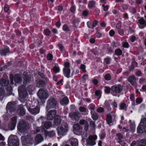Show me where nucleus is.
<instances>
[{
  "label": "nucleus",
  "mask_w": 146,
  "mask_h": 146,
  "mask_svg": "<svg viewBox=\"0 0 146 146\" xmlns=\"http://www.w3.org/2000/svg\"><path fill=\"white\" fill-rule=\"evenodd\" d=\"M45 84V82L43 81L40 80L37 82L36 84V86L39 88L43 87Z\"/></svg>",
  "instance_id": "nucleus-32"
},
{
  "label": "nucleus",
  "mask_w": 146,
  "mask_h": 146,
  "mask_svg": "<svg viewBox=\"0 0 146 146\" xmlns=\"http://www.w3.org/2000/svg\"><path fill=\"white\" fill-rule=\"evenodd\" d=\"M9 10V6L8 5H5L4 7V10L6 12H7Z\"/></svg>",
  "instance_id": "nucleus-47"
},
{
  "label": "nucleus",
  "mask_w": 146,
  "mask_h": 146,
  "mask_svg": "<svg viewBox=\"0 0 146 146\" xmlns=\"http://www.w3.org/2000/svg\"><path fill=\"white\" fill-rule=\"evenodd\" d=\"M90 125L94 128L96 126L94 122L92 121L90 122Z\"/></svg>",
  "instance_id": "nucleus-55"
},
{
  "label": "nucleus",
  "mask_w": 146,
  "mask_h": 146,
  "mask_svg": "<svg viewBox=\"0 0 146 146\" xmlns=\"http://www.w3.org/2000/svg\"><path fill=\"white\" fill-rule=\"evenodd\" d=\"M23 75L24 84L25 85L29 83L31 80V76L30 75H28L25 72L24 73Z\"/></svg>",
  "instance_id": "nucleus-21"
},
{
  "label": "nucleus",
  "mask_w": 146,
  "mask_h": 146,
  "mask_svg": "<svg viewBox=\"0 0 146 146\" xmlns=\"http://www.w3.org/2000/svg\"><path fill=\"white\" fill-rule=\"evenodd\" d=\"M137 65V63L135 61H134L131 63V68L130 70L131 71L133 69H134V68L136 67Z\"/></svg>",
  "instance_id": "nucleus-38"
},
{
  "label": "nucleus",
  "mask_w": 146,
  "mask_h": 146,
  "mask_svg": "<svg viewBox=\"0 0 146 146\" xmlns=\"http://www.w3.org/2000/svg\"><path fill=\"white\" fill-rule=\"evenodd\" d=\"M105 92L106 93H109L110 92V88L108 87H105Z\"/></svg>",
  "instance_id": "nucleus-59"
},
{
  "label": "nucleus",
  "mask_w": 146,
  "mask_h": 146,
  "mask_svg": "<svg viewBox=\"0 0 146 146\" xmlns=\"http://www.w3.org/2000/svg\"><path fill=\"white\" fill-rule=\"evenodd\" d=\"M4 90L2 88H0V100H2V98H1L4 94Z\"/></svg>",
  "instance_id": "nucleus-40"
},
{
  "label": "nucleus",
  "mask_w": 146,
  "mask_h": 146,
  "mask_svg": "<svg viewBox=\"0 0 146 146\" xmlns=\"http://www.w3.org/2000/svg\"><path fill=\"white\" fill-rule=\"evenodd\" d=\"M9 146H19V141L17 136L11 135L9 137L8 140Z\"/></svg>",
  "instance_id": "nucleus-1"
},
{
  "label": "nucleus",
  "mask_w": 146,
  "mask_h": 146,
  "mask_svg": "<svg viewBox=\"0 0 146 146\" xmlns=\"http://www.w3.org/2000/svg\"><path fill=\"white\" fill-rule=\"evenodd\" d=\"M9 81L8 80H6L1 78L0 80V84L2 86H7L8 85Z\"/></svg>",
  "instance_id": "nucleus-29"
},
{
  "label": "nucleus",
  "mask_w": 146,
  "mask_h": 146,
  "mask_svg": "<svg viewBox=\"0 0 146 146\" xmlns=\"http://www.w3.org/2000/svg\"><path fill=\"white\" fill-rule=\"evenodd\" d=\"M105 106L108 108H109L110 107V105L107 101H106L104 104Z\"/></svg>",
  "instance_id": "nucleus-61"
},
{
  "label": "nucleus",
  "mask_w": 146,
  "mask_h": 146,
  "mask_svg": "<svg viewBox=\"0 0 146 146\" xmlns=\"http://www.w3.org/2000/svg\"><path fill=\"white\" fill-rule=\"evenodd\" d=\"M138 26L141 29H143L146 27V21L143 18H141L138 20Z\"/></svg>",
  "instance_id": "nucleus-19"
},
{
  "label": "nucleus",
  "mask_w": 146,
  "mask_h": 146,
  "mask_svg": "<svg viewBox=\"0 0 146 146\" xmlns=\"http://www.w3.org/2000/svg\"><path fill=\"white\" fill-rule=\"evenodd\" d=\"M29 103L27 102L26 104L28 111L31 114L33 115H36L39 112L40 108L38 106H36L34 108H31V106H29L28 105Z\"/></svg>",
  "instance_id": "nucleus-9"
},
{
  "label": "nucleus",
  "mask_w": 146,
  "mask_h": 146,
  "mask_svg": "<svg viewBox=\"0 0 146 146\" xmlns=\"http://www.w3.org/2000/svg\"><path fill=\"white\" fill-rule=\"evenodd\" d=\"M115 54L118 56L121 55L122 54V51L119 49H117L115 50Z\"/></svg>",
  "instance_id": "nucleus-39"
},
{
  "label": "nucleus",
  "mask_w": 146,
  "mask_h": 146,
  "mask_svg": "<svg viewBox=\"0 0 146 146\" xmlns=\"http://www.w3.org/2000/svg\"><path fill=\"white\" fill-rule=\"evenodd\" d=\"M128 81L133 85H135L136 84V80L134 76H130L129 78Z\"/></svg>",
  "instance_id": "nucleus-26"
},
{
  "label": "nucleus",
  "mask_w": 146,
  "mask_h": 146,
  "mask_svg": "<svg viewBox=\"0 0 146 146\" xmlns=\"http://www.w3.org/2000/svg\"><path fill=\"white\" fill-rule=\"evenodd\" d=\"M16 104L14 102H9L6 106L7 113L10 114L16 111Z\"/></svg>",
  "instance_id": "nucleus-5"
},
{
  "label": "nucleus",
  "mask_w": 146,
  "mask_h": 146,
  "mask_svg": "<svg viewBox=\"0 0 146 146\" xmlns=\"http://www.w3.org/2000/svg\"><path fill=\"white\" fill-rule=\"evenodd\" d=\"M97 111L98 112L102 113L104 111V109L103 108L100 107L97 109Z\"/></svg>",
  "instance_id": "nucleus-45"
},
{
  "label": "nucleus",
  "mask_w": 146,
  "mask_h": 146,
  "mask_svg": "<svg viewBox=\"0 0 146 146\" xmlns=\"http://www.w3.org/2000/svg\"><path fill=\"white\" fill-rule=\"evenodd\" d=\"M130 127L132 131H134L135 129V125L134 124H131L130 125Z\"/></svg>",
  "instance_id": "nucleus-52"
},
{
  "label": "nucleus",
  "mask_w": 146,
  "mask_h": 146,
  "mask_svg": "<svg viewBox=\"0 0 146 146\" xmlns=\"http://www.w3.org/2000/svg\"><path fill=\"white\" fill-rule=\"evenodd\" d=\"M61 123V119L58 115H56L54 120V124L56 125H59Z\"/></svg>",
  "instance_id": "nucleus-23"
},
{
  "label": "nucleus",
  "mask_w": 146,
  "mask_h": 146,
  "mask_svg": "<svg viewBox=\"0 0 146 146\" xmlns=\"http://www.w3.org/2000/svg\"><path fill=\"white\" fill-rule=\"evenodd\" d=\"M57 104V101L55 98H50L47 101L46 109L48 110L50 108H55Z\"/></svg>",
  "instance_id": "nucleus-2"
},
{
  "label": "nucleus",
  "mask_w": 146,
  "mask_h": 146,
  "mask_svg": "<svg viewBox=\"0 0 146 146\" xmlns=\"http://www.w3.org/2000/svg\"><path fill=\"white\" fill-rule=\"evenodd\" d=\"M68 130V125L66 123L62 124L61 126L58 127L57 128L58 133L59 135H64Z\"/></svg>",
  "instance_id": "nucleus-3"
},
{
  "label": "nucleus",
  "mask_w": 146,
  "mask_h": 146,
  "mask_svg": "<svg viewBox=\"0 0 146 146\" xmlns=\"http://www.w3.org/2000/svg\"><path fill=\"white\" fill-rule=\"evenodd\" d=\"M129 44L127 42H124L123 44V46L124 47L127 48L129 47Z\"/></svg>",
  "instance_id": "nucleus-60"
},
{
  "label": "nucleus",
  "mask_w": 146,
  "mask_h": 146,
  "mask_svg": "<svg viewBox=\"0 0 146 146\" xmlns=\"http://www.w3.org/2000/svg\"><path fill=\"white\" fill-rule=\"evenodd\" d=\"M50 32L48 29H45L44 30V33L45 35L46 36H48L50 34Z\"/></svg>",
  "instance_id": "nucleus-49"
},
{
  "label": "nucleus",
  "mask_w": 146,
  "mask_h": 146,
  "mask_svg": "<svg viewBox=\"0 0 146 146\" xmlns=\"http://www.w3.org/2000/svg\"><path fill=\"white\" fill-rule=\"evenodd\" d=\"M79 110L82 112H88V109L85 107L80 106L79 108Z\"/></svg>",
  "instance_id": "nucleus-35"
},
{
  "label": "nucleus",
  "mask_w": 146,
  "mask_h": 146,
  "mask_svg": "<svg viewBox=\"0 0 146 146\" xmlns=\"http://www.w3.org/2000/svg\"><path fill=\"white\" fill-rule=\"evenodd\" d=\"M53 71L56 73L60 71L59 67L56 66H54L53 68Z\"/></svg>",
  "instance_id": "nucleus-41"
},
{
  "label": "nucleus",
  "mask_w": 146,
  "mask_h": 146,
  "mask_svg": "<svg viewBox=\"0 0 146 146\" xmlns=\"http://www.w3.org/2000/svg\"><path fill=\"white\" fill-rule=\"evenodd\" d=\"M46 119V118L43 116H41L38 119V122L42 124L41 128L43 129H48L51 125L50 122L45 121Z\"/></svg>",
  "instance_id": "nucleus-7"
},
{
  "label": "nucleus",
  "mask_w": 146,
  "mask_h": 146,
  "mask_svg": "<svg viewBox=\"0 0 146 146\" xmlns=\"http://www.w3.org/2000/svg\"><path fill=\"white\" fill-rule=\"evenodd\" d=\"M63 29L64 31H69V29L68 26L66 25H64L63 27Z\"/></svg>",
  "instance_id": "nucleus-48"
},
{
  "label": "nucleus",
  "mask_w": 146,
  "mask_h": 146,
  "mask_svg": "<svg viewBox=\"0 0 146 146\" xmlns=\"http://www.w3.org/2000/svg\"><path fill=\"white\" fill-rule=\"evenodd\" d=\"M47 135L50 137H53L55 135L54 132L53 131H51L48 133Z\"/></svg>",
  "instance_id": "nucleus-42"
},
{
  "label": "nucleus",
  "mask_w": 146,
  "mask_h": 146,
  "mask_svg": "<svg viewBox=\"0 0 146 146\" xmlns=\"http://www.w3.org/2000/svg\"><path fill=\"white\" fill-rule=\"evenodd\" d=\"M17 118L16 116H14L11 118L9 125V127L10 130H12L14 129L17 122Z\"/></svg>",
  "instance_id": "nucleus-16"
},
{
  "label": "nucleus",
  "mask_w": 146,
  "mask_h": 146,
  "mask_svg": "<svg viewBox=\"0 0 146 146\" xmlns=\"http://www.w3.org/2000/svg\"><path fill=\"white\" fill-rule=\"evenodd\" d=\"M130 98L131 101H134V94H132L130 95Z\"/></svg>",
  "instance_id": "nucleus-57"
},
{
  "label": "nucleus",
  "mask_w": 146,
  "mask_h": 146,
  "mask_svg": "<svg viewBox=\"0 0 146 146\" xmlns=\"http://www.w3.org/2000/svg\"><path fill=\"white\" fill-rule=\"evenodd\" d=\"M64 65V67L63 69V72L65 76L68 78L70 77V70L69 68L70 63L67 62L65 63Z\"/></svg>",
  "instance_id": "nucleus-13"
},
{
  "label": "nucleus",
  "mask_w": 146,
  "mask_h": 146,
  "mask_svg": "<svg viewBox=\"0 0 146 146\" xmlns=\"http://www.w3.org/2000/svg\"><path fill=\"white\" fill-rule=\"evenodd\" d=\"M111 76L109 74H107L105 75L104 78L105 79L107 80H109L111 79Z\"/></svg>",
  "instance_id": "nucleus-43"
},
{
  "label": "nucleus",
  "mask_w": 146,
  "mask_h": 146,
  "mask_svg": "<svg viewBox=\"0 0 146 146\" xmlns=\"http://www.w3.org/2000/svg\"><path fill=\"white\" fill-rule=\"evenodd\" d=\"M21 78L20 76L18 74H16L14 77V81L17 83H19L21 81Z\"/></svg>",
  "instance_id": "nucleus-30"
},
{
  "label": "nucleus",
  "mask_w": 146,
  "mask_h": 146,
  "mask_svg": "<svg viewBox=\"0 0 146 146\" xmlns=\"http://www.w3.org/2000/svg\"><path fill=\"white\" fill-rule=\"evenodd\" d=\"M97 138L96 135L90 136L86 139V143L88 145L93 146L96 144L95 141Z\"/></svg>",
  "instance_id": "nucleus-11"
},
{
  "label": "nucleus",
  "mask_w": 146,
  "mask_h": 146,
  "mask_svg": "<svg viewBox=\"0 0 146 146\" xmlns=\"http://www.w3.org/2000/svg\"><path fill=\"white\" fill-rule=\"evenodd\" d=\"M115 34V31L113 30H111L109 32V34L110 36H113Z\"/></svg>",
  "instance_id": "nucleus-58"
},
{
  "label": "nucleus",
  "mask_w": 146,
  "mask_h": 146,
  "mask_svg": "<svg viewBox=\"0 0 146 146\" xmlns=\"http://www.w3.org/2000/svg\"><path fill=\"white\" fill-rule=\"evenodd\" d=\"M140 124L137 128V131L141 133L145 132L146 130V118L142 119Z\"/></svg>",
  "instance_id": "nucleus-4"
},
{
  "label": "nucleus",
  "mask_w": 146,
  "mask_h": 146,
  "mask_svg": "<svg viewBox=\"0 0 146 146\" xmlns=\"http://www.w3.org/2000/svg\"><path fill=\"white\" fill-rule=\"evenodd\" d=\"M17 108V113L19 115L22 116L25 114V111L22 105H20Z\"/></svg>",
  "instance_id": "nucleus-20"
},
{
  "label": "nucleus",
  "mask_w": 146,
  "mask_h": 146,
  "mask_svg": "<svg viewBox=\"0 0 146 146\" xmlns=\"http://www.w3.org/2000/svg\"><path fill=\"white\" fill-rule=\"evenodd\" d=\"M35 140L38 143H39L43 140V138L41 135L38 134L35 137Z\"/></svg>",
  "instance_id": "nucleus-27"
},
{
  "label": "nucleus",
  "mask_w": 146,
  "mask_h": 146,
  "mask_svg": "<svg viewBox=\"0 0 146 146\" xmlns=\"http://www.w3.org/2000/svg\"><path fill=\"white\" fill-rule=\"evenodd\" d=\"M29 128L28 124L24 120H21L19 123L18 128L21 131L26 130Z\"/></svg>",
  "instance_id": "nucleus-8"
},
{
  "label": "nucleus",
  "mask_w": 146,
  "mask_h": 146,
  "mask_svg": "<svg viewBox=\"0 0 146 146\" xmlns=\"http://www.w3.org/2000/svg\"><path fill=\"white\" fill-rule=\"evenodd\" d=\"M106 121L108 124L110 125L113 124L112 120V116L110 114H108L107 115Z\"/></svg>",
  "instance_id": "nucleus-24"
},
{
  "label": "nucleus",
  "mask_w": 146,
  "mask_h": 146,
  "mask_svg": "<svg viewBox=\"0 0 146 146\" xmlns=\"http://www.w3.org/2000/svg\"><path fill=\"white\" fill-rule=\"evenodd\" d=\"M95 105L93 104H90V107L91 111H94L95 107Z\"/></svg>",
  "instance_id": "nucleus-53"
},
{
  "label": "nucleus",
  "mask_w": 146,
  "mask_h": 146,
  "mask_svg": "<svg viewBox=\"0 0 146 146\" xmlns=\"http://www.w3.org/2000/svg\"><path fill=\"white\" fill-rule=\"evenodd\" d=\"M116 135L117 137L119 140H120L123 138V136L120 133H118L116 134Z\"/></svg>",
  "instance_id": "nucleus-44"
},
{
  "label": "nucleus",
  "mask_w": 146,
  "mask_h": 146,
  "mask_svg": "<svg viewBox=\"0 0 146 146\" xmlns=\"http://www.w3.org/2000/svg\"><path fill=\"white\" fill-rule=\"evenodd\" d=\"M118 32L120 35H123L124 34V31L122 29H119Z\"/></svg>",
  "instance_id": "nucleus-63"
},
{
  "label": "nucleus",
  "mask_w": 146,
  "mask_h": 146,
  "mask_svg": "<svg viewBox=\"0 0 146 146\" xmlns=\"http://www.w3.org/2000/svg\"><path fill=\"white\" fill-rule=\"evenodd\" d=\"M52 55L51 54H48L47 56V58L48 60H52Z\"/></svg>",
  "instance_id": "nucleus-54"
},
{
  "label": "nucleus",
  "mask_w": 146,
  "mask_h": 146,
  "mask_svg": "<svg viewBox=\"0 0 146 146\" xmlns=\"http://www.w3.org/2000/svg\"><path fill=\"white\" fill-rule=\"evenodd\" d=\"M127 107V105L124 103H122L121 104L120 106V108L121 110H126V108Z\"/></svg>",
  "instance_id": "nucleus-37"
},
{
  "label": "nucleus",
  "mask_w": 146,
  "mask_h": 146,
  "mask_svg": "<svg viewBox=\"0 0 146 146\" xmlns=\"http://www.w3.org/2000/svg\"><path fill=\"white\" fill-rule=\"evenodd\" d=\"M85 66L82 64H81L80 66V69L83 70V72H85L86 71L85 69Z\"/></svg>",
  "instance_id": "nucleus-50"
},
{
  "label": "nucleus",
  "mask_w": 146,
  "mask_h": 146,
  "mask_svg": "<svg viewBox=\"0 0 146 146\" xmlns=\"http://www.w3.org/2000/svg\"><path fill=\"white\" fill-rule=\"evenodd\" d=\"M21 141L24 143L30 144L31 145L33 143V138L30 135L23 136L21 137Z\"/></svg>",
  "instance_id": "nucleus-12"
},
{
  "label": "nucleus",
  "mask_w": 146,
  "mask_h": 146,
  "mask_svg": "<svg viewBox=\"0 0 146 146\" xmlns=\"http://www.w3.org/2000/svg\"><path fill=\"white\" fill-rule=\"evenodd\" d=\"M58 46L60 50L61 51H62L64 49V47L62 44H58Z\"/></svg>",
  "instance_id": "nucleus-62"
},
{
  "label": "nucleus",
  "mask_w": 146,
  "mask_h": 146,
  "mask_svg": "<svg viewBox=\"0 0 146 146\" xmlns=\"http://www.w3.org/2000/svg\"><path fill=\"white\" fill-rule=\"evenodd\" d=\"M123 86L120 85H114L111 87V90L112 92L117 93H120L123 90Z\"/></svg>",
  "instance_id": "nucleus-14"
},
{
  "label": "nucleus",
  "mask_w": 146,
  "mask_h": 146,
  "mask_svg": "<svg viewBox=\"0 0 146 146\" xmlns=\"http://www.w3.org/2000/svg\"><path fill=\"white\" fill-rule=\"evenodd\" d=\"M19 95L21 98H24L26 97L28 93L25 87L24 86H21L18 89Z\"/></svg>",
  "instance_id": "nucleus-10"
},
{
  "label": "nucleus",
  "mask_w": 146,
  "mask_h": 146,
  "mask_svg": "<svg viewBox=\"0 0 146 146\" xmlns=\"http://www.w3.org/2000/svg\"><path fill=\"white\" fill-rule=\"evenodd\" d=\"M118 142L122 146H125V143L122 140H120Z\"/></svg>",
  "instance_id": "nucleus-56"
},
{
  "label": "nucleus",
  "mask_w": 146,
  "mask_h": 146,
  "mask_svg": "<svg viewBox=\"0 0 146 146\" xmlns=\"http://www.w3.org/2000/svg\"><path fill=\"white\" fill-rule=\"evenodd\" d=\"M68 103V100L67 97H64L60 101V104L62 105H67Z\"/></svg>",
  "instance_id": "nucleus-25"
},
{
  "label": "nucleus",
  "mask_w": 146,
  "mask_h": 146,
  "mask_svg": "<svg viewBox=\"0 0 146 146\" xmlns=\"http://www.w3.org/2000/svg\"><path fill=\"white\" fill-rule=\"evenodd\" d=\"M121 27V24L120 23H119L116 25V28L117 29H120Z\"/></svg>",
  "instance_id": "nucleus-64"
},
{
  "label": "nucleus",
  "mask_w": 146,
  "mask_h": 146,
  "mask_svg": "<svg viewBox=\"0 0 146 146\" xmlns=\"http://www.w3.org/2000/svg\"><path fill=\"white\" fill-rule=\"evenodd\" d=\"M37 96L41 100H46L49 96L48 92L42 89H40L37 93Z\"/></svg>",
  "instance_id": "nucleus-6"
},
{
  "label": "nucleus",
  "mask_w": 146,
  "mask_h": 146,
  "mask_svg": "<svg viewBox=\"0 0 146 146\" xmlns=\"http://www.w3.org/2000/svg\"><path fill=\"white\" fill-rule=\"evenodd\" d=\"M98 21H94L92 23L88 22H87V25L88 27L92 28L95 27Z\"/></svg>",
  "instance_id": "nucleus-28"
},
{
  "label": "nucleus",
  "mask_w": 146,
  "mask_h": 146,
  "mask_svg": "<svg viewBox=\"0 0 146 146\" xmlns=\"http://www.w3.org/2000/svg\"><path fill=\"white\" fill-rule=\"evenodd\" d=\"M56 115L55 110H50L47 114V119L52 120L55 117Z\"/></svg>",
  "instance_id": "nucleus-17"
},
{
  "label": "nucleus",
  "mask_w": 146,
  "mask_h": 146,
  "mask_svg": "<svg viewBox=\"0 0 146 146\" xmlns=\"http://www.w3.org/2000/svg\"><path fill=\"white\" fill-rule=\"evenodd\" d=\"M73 127L74 129L76 131H78L80 129V126L78 123L74 124Z\"/></svg>",
  "instance_id": "nucleus-36"
},
{
  "label": "nucleus",
  "mask_w": 146,
  "mask_h": 146,
  "mask_svg": "<svg viewBox=\"0 0 146 146\" xmlns=\"http://www.w3.org/2000/svg\"><path fill=\"white\" fill-rule=\"evenodd\" d=\"M1 54L2 56H6L8 55L9 53V47L7 46H3L1 50H0Z\"/></svg>",
  "instance_id": "nucleus-18"
},
{
  "label": "nucleus",
  "mask_w": 146,
  "mask_h": 146,
  "mask_svg": "<svg viewBox=\"0 0 146 146\" xmlns=\"http://www.w3.org/2000/svg\"><path fill=\"white\" fill-rule=\"evenodd\" d=\"M142 101V99L140 98H137L136 100V102L137 104H140Z\"/></svg>",
  "instance_id": "nucleus-46"
},
{
  "label": "nucleus",
  "mask_w": 146,
  "mask_h": 146,
  "mask_svg": "<svg viewBox=\"0 0 146 146\" xmlns=\"http://www.w3.org/2000/svg\"><path fill=\"white\" fill-rule=\"evenodd\" d=\"M95 4L96 2L94 0L90 1L88 5V7L90 8L94 7Z\"/></svg>",
  "instance_id": "nucleus-34"
},
{
  "label": "nucleus",
  "mask_w": 146,
  "mask_h": 146,
  "mask_svg": "<svg viewBox=\"0 0 146 146\" xmlns=\"http://www.w3.org/2000/svg\"><path fill=\"white\" fill-rule=\"evenodd\" d=\"M110 59L109 58H106L104 59V62L107 64H109L110 62Z\"/></svg>",
  "instance_id": "nucleus-51"
},
{
  "label": "nucleus",
  "mask_w": 146,
  "mask_h": 146,
  "mask_svg": "<svg viewBox=\"0 0 146 146\" xmlns=\"http://www.w3.org/2000/svg\"><path fill=\"white\" fill-rule=\"evenodd\" d=\"M69 115L71 119L74 121L78 120L80 114L78 112H72L69 113Z\"/></svg>",
  "instance_id": "nucleus-15"
},
{
  "label": "nucleus",
  "mask_w": 146,
  "mask_h": 146,
  "mask_svg": "<svg viewBox=\"0 0 146 146\" xmlns=\"http://www.w3.org/2000/svg\"><path fill=\"white\" fill-rule=\"evenodd\" d=\"M139 141V146H146V140L143 139L138 140Z\"/></svg>",
  "instance_id": "nucleus-33"
},
{
  "label": "nucleus",
  "mask_w": 146,
  "mask_h": 146,
  "mask_svg": "<svg viewBox=\"0 0 146 146\" xmlns=\"http://www.w3.org/2000/svg\"><path fill=\"white\" fill-rule=\"evenodd\" d=\"M68 141L70 142L72 146H78V141L76 138H71L69 139Z\"/></svg>",
  "instance_id": "nucleus-22"
},
{
  "label": "nucleus",
  "mask_w": 146,
  "mask_h": 146,
  "mask_svg": "<svg viewBox=\"0 0 146 146\" xmlns=\"http://www.w3.org/2000/svg\"><path fill=\"white\" fill-rule=\"evenodd\" d=\"M90 113L92 117L94 120H96L98 118V115L94 111H91Z\"/></svg>",
  "instance_id": "nucleus-31"
}]
</instances>
